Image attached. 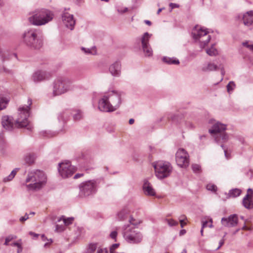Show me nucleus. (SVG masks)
Masks as SVG:
<instances>
[{
    "label": "nucleus",
    "mask_w": 253,
    "mask_h": 253,
    "mask_svg": "<svg viewBox=\"0 0 253 253\" xmlns=\"http://www.w3.org/2000/svg\"><path fill=\"white\" fill-rule=\"evenodd\" d=\"M123 93L121 91L110 90L105 92L99 99L98 108L102 112H112L121 105Z\"/></svg>",
    "instance_id": "1"
},
{
    "label": "nucleus",
    "mask_w": 253,
    "mask_h": 253,
    "mask_svg": "<svg viewBox=\"0 0 253 253\" xmlns=\"http://www.w3.org/2000/svg\"><path fill=\"white\" fill-rule=\"evenodd\" d=\"M129 223L125 225L123 227V237L126 242L130 244L140 243L143 239L142 233L137 229L140 223L131 217L129 220Z\"/></svg>",
    "instance_id": "2"
},
{
    "label": "nucleus",
    "mask_w": 253,
    "mask_h": 253,
    "mask_svg": "<svg viewBox=\"0 0 253 253\" xmlns=\"http://www.w3.org/2000/svg\"><path fill=\"white\" fill-rule=\"evenodd\" d=\"M52 11L45 8L35 10L32 15L28 18L30 23L36 26L44 25L52 21L54 17Z\"/></svg>",
    "instance_id": "3"
},
{
    "label": "nucleus",
    "mask_w": 253,
    "mask_h": 253,
    "mask_svg": "<svg viewBox=\"0 0 253 253\" xmlns=\"http://www.w3.org/2000/svg\"><path fill=\"white\" fill-rule=\"evenodd\" d=\"M23 39L25 43L32 48L39 49L42 46V38L40 30H27L23 34Z\"/></svg>",
    "instance_id": "4"
},
{
    "label": "nucleus",
    "mask_w": 253,
    "mask_h": 253,
    "mask_svg": "<svg viewBox=\"0 0 253 253\" xmlns=\"http://www.w3.org/2000/svg\"><path fill=\"white\" fill-rule=\"evenodd\" d=\"M46 177L42 171L36 170L29 172L26 179V182H32L27 185V187L29 190H38L42 188L45 184Z\"/></svg>",
    "instance_id": "5"
},
{
    "label": "nucleus",
    "mask_w": 253,
    "mask_h": 253,
    "mask_svg": "<svg viewBox=\"0 0 253 253\" xmlns=\"http://www.w3.org/2000/svg\"><path fill=\"white\" fill-rule=\"evenodd\" d=\"M72 81L65 77H59L52 84V95L56 96L64 94L74 89Z\"/></svg>",
    "instance_id": "6"
},
{
    "label": "nucleus",
    "mask_w": 253,
    "mask_h": 253,
    "mask_svg": "<svg viewBox=\"0 0 253 253\" xmlns=\"http://www.w3.org/2000/svg\"><path fill=\"white\" fill-rule=\"evenodd\" d=\"M28 105L19 108V115L16 121V125L18 127H25L29 131H32L33 126L29 123L28 118L30 116V106L32 104V100H28Z\"/></svg>",
    "instance_id": "7"
},
{
    "label": "nucleus",
    "mask_w": 253,
    "mask_h": 253,
    "mask_svg": "<svg viewBox=\"0 0 253 253\" xmlns=\"http://www.w3.org/2000/svg\"><path fill=\"white\" fill-rule=\"evenodd\" d=\"M226 129V125L217 122L213 124L211 128L209 129V132L214 135L215 140L217 143H225L229 138L228 134L225 132Z\"/></svg>",
    "instance_id": "8"
},
{
    "label": "nucleus",
    "mask_w": 253,
    "mask_h": 253,
    "mask_svg": "<svg viewBox=\"0 0 253 253\" xmlns=\"http://www.w3.org/2000/svg\"><path fill=\"white\" fill-rule=\"evenodd\" d=\"M153 167L156 176L159 179H164L169 176L172 170V167L168 162H157L153 163Z\"/></svg>",
    "instance_id": "9"
},
{
    "label": "nucleus",
    "mask_w": 253,
    "mask_h": 253,
    "mask_svg": "<svg viewBox=\"0 0 253 253\" xmlns=\"http://www.w3.org/2000/svg\"><path fill=\"white\" fill-rule=\"evenodd\" d=\"M208 32L198 26H195L192 31V35L193 39L198 41L201 48H204L210 42L211 37L208 34Z\"/></svg>",
    "instance_id": "10"
},
{
    "label": "nucleus",
    "mask_w": 253,
    "mask_h": 253,
    "mask_svg": "<svg viewBox=\"0 0 253 253\" xmlns=\"http://www.w3.org/2000/svg\"><path fill=\"white\" fill-rule=\"evenodd\" d=\"M80 196L86 197L95 194L97 190L96 181L94 180H88L82 183L80 186Z\"/></svg>",
    "instance_id": "11"
},
{
    "label": "nucleus",
    "mask_w": 253,
    "mask_h": 253,
    "mask_svg": "<svg viewBox=\"0 0 253 253\" xmlns=\"http://www.w3.org/2000/svg\"><path fill=\"white\" fill-rule=\"evenodd\" d=\"M58 166V172L63 178L71 176L76 170V168L71 165L69 161L59 163Z\"/></svg>",
    "instance_id": "12"
},
{
    "label": "nucleus",
    "mask_w": 253,
    "mask_h": 253,
    "mask_svg": "<svg viewBox=\"0 0 253 253\" xmlns=\"http://www.w3.org/2000/svg\"><path fill=\"white\" fill-rule=\"evenodd\" d=\"M176 162L178 166L186 168L189 165V155L183 148L179 149L175 154Z\"/></svg>",
    "instance_id": "13"
},
{
    "label": "nucleus",
    "mask_w": 253,
    "mask_h": 253,
    "mask_svg": "<svg viewBox=\"0 0 253 253\" xmlns=\"http://www.w3.org/2000/svg\"><path fill=\"white\" fill-rule=\"evenodd\" d=\"M151 35L148 32H146L141 39L142 48L146 57H150L153 55V50L149 43Z\"/></svg>",
    "instance_id": "14"
},
{
    "label": "nucleus",
    "mask_w": 253,
    "mask_h": 253,
    "mask_svg": "<svg viewBox=\"0 0 253 253\" xmlns=\"http://www.w3.org/2000/svg\"><path fill=\"white\" fill-rule=\"evenodd\" d=\"M221 223L225 227H235L238 223V215L236 214H233L227 217H223L221 218Z\"/></svg>",
    "instance_id": "15"
},
{
    "label": "nucleus",
    "mask_w": 253,
    "mask_h": 253,
    "mask_svg": "<svg viewBox=\"0 0 253 253\" xmlns=\"http://www.w3.org/2000/svg\"><path fill=\"white\" fill-rule=\"evenodd\" d=\"M50 77V74L45 71L37 70L32 76V81L35 83H39L47 80Z\"/></svg>",
    "instance_id": "16"
},
{
    "label": "nucleus",
    "mask_w": 253,
    "mask_h": 253,
    "mask_svg": "<svg viewBox=\"0 0 253 253\" xmlns=\"http://www.w3.org/2000/svg\"><path fill=\"white\" fill-rule=\"evenodd\" d=\"M246 26L253 24V11H250L244 14H241L237 17Z\"/></svg>",
    "instance_id": "17"
},
{
    "label": "nucleus",
    "mask_w": 253,
    "mask_h": 253,
    "mask_svg": "<svg viewBox=\"0 0 253 253\" xmlns=\"http://www.w3.org/2000/svg\"><path fill=\"white\" fill-rule=\"evenodd\" d=\"M62 19L65 26L73 30L75 24V20L74 19L73 15L67 12H64L62 15Z\"/></svg>",
    "instance_id": "18"
},
{
    "label": "nucleus",
    "mask_w": 253,
    "mask_h": 253,
    "mask_svg": "<svg viewBox=\"0 0 253 253\" xmlns=\"http://www.w3.org/2000/svg\"><path fill=\"white\" fill-rule=\"evenodd\" d=\"M121 63L119 61H116L111 64L109 68V73L115 77H119L121 75Z\"/></svg>",
    "instance_id": "19"
},
{
    "label": "nucleus",
    "mask_w": 253,
    "mask_h": 253,
    "mask_svg": "<svg viewBox=\"0 0 253 253\" xmlns=\"http://www.w3.org/2000/svg\"><path fill=\"white\" fill-rule=\"evenodd\" d=\"M143 191L147 196H154L156 194L154 189L147 179H144L143 181Z\"/></svg>",
    "instance_id": "20"
},
{
    "label": "nucleus",
    "mask_w": 253,
    "mask_h": 253,
    "mask_svg": "<svg viewBox=\"0 0 253 253\" xmlns=\"http://www.w3.org/2000/svg\"><path fill=\"white\" fill-rule=\"evenodd\" d=\"M2 126L7 130H11L14 126L12 118L8 116H3L2 118Z\"/></svg>",
    "instance_id": "21"
},
{
    "label": "nucleus",
    "mask_w": 253,
    "mask_h": 253,
    "mask_svg": "<svg viewBox=\"0 0 253 253\" xmlns=\"http://www.w3.org/2000/svg\"><path fill=\"white\" fill-rule=\"evenodd\" d=\"M242 204L243 206L247 209H253V197L250 195V194H247L243 199Z\"/></svg>",
    "instance_id": "22"
},
{
    "label": "nucleus",
    "mask_w": 253,
    "mask_h": 253,
    "mask_svg": "<svg viewBox=\"0 0 253 253\" xmlns=\"http://www.w3.org/2000/svg\"><path fill=\"white\" fill-rule=\"evenodd\" d=\"M0 56L1 60L4 62L7 59L11 58L12 56L15 57L17 58V54L15 53L10 54L7 50H1L0 49Z\"/></svg>",
    "instance_id": "23"
},
{
    "label": "nucleus",
    "mask_w": 253,
    "mask_h": 253,
    "mask_svg": "<svg viewBox=\"0 0 253 253\" xmlns=\"http://www.w3.org/2000/svg\"><path fill=\"white\" fill-rule=\"evenodd\" d=\"M162 60L164 63L169 65H178L180 63L179 60L175 57H169L168 56H164L162 58Z\"/></svg>",
    "instance_id": "24"
},
{
    "label": "nucleus",
    "mask_w": 253,
    "mask_h": 253,
    "mask_svg": "<svg viewBox=\"0 0 253 253\" xmlns=\"http://www.w3.org/2000/svg\"><path fill=\"white\" fill-rule=\"evenodd\" d=\"M36 158L35 154L33 153H27L25 155L24 161L28 165H32L34 163Z\"/></svg>",
    "instance_id": "25"
},
{
    "label": "nucleus",
    "mask_w": 253,
    "mask_h": 253,
    "mask_svg": "<svg viewBox=\"0 0 253 253\" xmlns=\"http://www.w3.org/2000/svg\"><path fill=\"white\" fill-rule=\"evenodd\" d=\"M218 69V67L214 63H209L207 66L203 67L202 70L204 72H210L215 71Z\"/></svg>",
    "instance_id": "26"
},
{
    "label": "nucleus",
    "mask_w": 253,
    "mask_h": 253,
    "mask_svg": "<svg viewBox=\"0 0 253 253\" xmlns=\"http://www.w3.org/2000/svg\"><path fill=\"white\" fill-rule=\"evenodd\" d=\"M241 193V190L238 188L233 189L229 191L228 197L229 198H235L240 196Z\"/></svg>",
    "instance_id": "27"
},
{
    "label": "nucleus",
    "mask_w": 253,
    "mask_h": 253,
    "mask_svg": "<svg viewBox=\"0 0 253 253\" xmlns=\"http://www.w3.org/2000/svg\"><path fill=\"white\" fill-rule=\"evenodd\" d=\"M73 117L75 121L80 120L83 117V113L80 110H76L73 112Z\"/></svg>",
    "instance_id": "28"
},
{
    "label": "nucleus",
    "mask_w": 253,
    "mask_h": 253,
    "mask_svg": "<svg viewBox=\"0 0 253 253\" xmlns=\"http://www.w3.org/2000/svg\"><path fill=\"white\" fill-rule=\"evenodd\" d=\"M8 100L4 97H0V110L5 109L8 104Z\"/></svg>",
    "instance_id": "29"
},
{
    "label": "nucleus",
    "mask_w": 253,
    "mask_h": 253,
    "mask_svg": "<svg viewBox=\"0 0 253 253\" xmlns=\"http://www.w3.org/2000/svg\"><path fill=\"white\" fill-rule=\"evenodd\" d=\"M128 213V211L127 209L122 210L118 214V218L121 220H124Z\"/></svg>",
    "instance_id": "30"
},
{
    "label": "nucleus",
    "mask_w": 253,
    "mask_h": 253,
    "mask_svg": "<svg viewBox=\"0 0 253 253\" xmlns=\"http://www.w3.org/2000/svg\"><path fill=\"white\" fill-rule=\"evenodd\" d=\"M207 53L210 56H215L218 54V51L215 49L213 45H212L211 48H208L206 50Z\"/></svg>",
    "instance_id": "31"
},
{
    "label": "nucleus",
    "mask_w": 253,
    "mask_h": 253,
    "mask_svg": "<svg viewBox=\"0 0 253 253\" xmlns=\"http://www.w3.org/2000/svg\"><path fill=\"white\" fill-rule=\"evenodd\" d=\"M81 49L86 54H91L93 55L95 54L96 52L95 47H93L92 48H85L82 47Z\"/></svg>",
    "instance_id": "32"
},
{
    "label": "nucleus",
    "mask_w": 253,
    "mask_h": 253,
    "mask_svg": "<svg viewBox=\"0 0 253 253\" xmlns=\"http://www.w3.org/2000/svg\"><path fill=\"white\" fill-rule=\"evenodd\" d=\"M235 86V84L233 81L229 82L226 86L227 91L229 93L232 92L234 89Z\"/></svg>",
    "instance_id": "33"
},
{
    "label": "nucleus",
    "mask_w": 253,
    "mask_h": 253,
    "mask_svg": "<svg viewBox=\"0 0 253 253\" xmlns=\"http://www.w3.org/2000/svg\"><path fill=\"white\" fill-rule=\"evenodd\" d=\"M207 189L209 191L212 192H216L217 190V187L215 185L211 183H209L207 185Z\"/></svg>",
    "instance_id": "34"
},
{
    "label": "nucleus",
    "mask_w": 253,
    "mask_h": 253,
    "mask_svg": "<svg viewBox=\"0 0 253 253\" xmlns=\"http://www.w3.org/2000/svg\"><path fill=\"white\" fill-rule=\"evenodd\" d=\"M192 169L194 172L199 173L201 171V167L198 164H193L192 165Z\"/></svg>",
    "instance_id": "35"
},
{
    "label": "nucleus",
    "mask_w": 253,
    "mask_h": 253,
    "mask_svg": "<svg viewBox=\"0 0 253 253\" xmlns=\"http://www.w3.org/2000/svg\"><path fill=\"white\" fill-rule=\"evenodd\" d=\"M96 245L95 244L89 245L88 248L87 249L88 253H92L94 252L96 249Z\"/></svg>",
    "instance_id": "36"
},
{
    "label": "nucleus",
    "mask_w": 253,
    "mask_h": 253,
    "mask_svg": "<svg viewBox=\"0 0 253 253\" xmlns=\"http://www.w3.org/2000/svg\"><path fill=\"white\" fill-rule=\"evenodd\" d=\"M16 237L14 235H9L7 236L5 238V243H4V245H8V243L11 241L12 240L15 239Z\"/></svg>",
    "instance_id": "37"
},
{
    "label": "nucleus",
    "mask_w": 253,
    "mask_h": 253,
    "mask_svg": "<svg viewBox=\"0 0 253 253\" xmlns=\"http://www.w3.org/2000/svg\"><path fill=\"white\" fill-rule=\"evenodd\" d=\"M242 44L243 46L249 48L250 50L253 51V43L250 44L249 42H243Z\"/></svg>",
    "instance_id": "38"
},
{
    "label": "nucleus",
    "mask_w": 253,
    "mask_h": 253,
    "mask_svg": "<svg viewBox=\"0 0 253 253\" xmlns=\"http://www.w3.org/2000/svg\"><path fill=\"white\" fill-rule=\"evenodd\" d=\"M167 221H168V224L170 226H176V225H178V224L177 221H176L172 219H168Z\"/></svg>",
    "instance_id": "39"
},
{
    "label": "nucleus",
    "mask_w": 253,
    "mask_h": 253,
    "mask_svg": "<svg viewBox=\"0 0 253 253\" xmlns=\"http://www.w3.org/2000/svg\"><path fill=\"white\" fill-rule=\"evenodd\" d=\"M177 117V116H175L172 114H168V117H167V118L169 120H171L172 121L175 122H177V121H176Z\"/></svg>",
    "instance_id": "40"
},
{
    "label": "nucleus",
    "mask_w": 253,
    "mask_h": 253,
    "mask_svg": "<svg viewBox=\"0 0 253 253\" xmlns=\"http://www.w3.org/2000/svg\"><path fill=\"white\" fill-rule=\"evenodd\" d=\"M73 219H74V218L73 217L68 218L67 219H66L64 218H63L64 223L65 225H69V224H71L72 222Z\"/></svg>",
    "instance_id": "41"
},
{
    "label": "nucleus",
    "mask_w": 253,
    "mask_h": 253,
    "mask_svg": "<svg viewBox=\"0 0 253 253\" xmlns=\"http://www.w3.org/2000/svg\"><path fill=\"white\" fill-rule=\"evenodd\" d=\"M119 246V244H113L110 248V253H113L115 252V249L118 248Z\"/></svg>",
    "instance_id": "42"
},
{
    "label": "nucleus",
    "mask_w": 253,
    "mask_h": 253,
    "mask_svg": "<svg viewBox=\"0 0 253 253\" xmlns=\"http://www.w3.org/2000/svg\"><path fill=\"white\" fill-rule=\"evenodd\" d=\"M128 9L127 7H118L117 10L119 13H124L127 11Z\"/></svg>",
    "instance_id": "43"
},
{
    "label": "nucleus",
    "mask_w": 253,
    "mask_h": 253,
    "mask_svg": "<svg viewBox=\"0 0 253 253\" xmlns=\"http://www.w3.org/2000/svg\"><path fill=\"white\" fill-rule=\"evenodd\" d=\"M13 177L10 174L3 178V182H6L11 181L13 179Z\"/></svg>",
    "instance_id": "44"
},
{
    "label": "nucleus",
    "mask_w": 253,
    "mask_h": 253,
    "mask_svg": "<svg viewBox=\"0 0 253 253\" xmlns=\"http://www.w3.org/2000/svg\"><path fill=\"white\" fill-rule=\"evenodd\" d=\"M29 218V215L27 213H26L24 216L20 217V221L24 222Z\"/></svg>",
    "instance_id": "45"
},
{
    "label": "nucleus",
    "mask_w": 253,
    "mask_h": 253,
    "mask_svg": "<svg viewBox=\"0 0 253 253\" xmlns=\"http://www.w3.org/2000/svg\"><path fill=\"white\" fill-rule=\"evenodd\" d=\"M117 235V232L115 231L112 232L110 234V237L113 239H116Z\"/></svg>",
    "instance_id": "46"
},
{
    "label": "nucleus",
    "mask_w": 253,
    "mask_h": 253,
    "mask_svg": "<svg viewBox=\"0 0 253 253\" xmlns=\"http://www.w3.org/2000/svg\"><path fill=\"white\" fill-rule=\"evenodd\" d=\"M224 241H225V239H222L219 242V246L218 247L216 248V251L219 250L221 247L224 244Z\"/></svg>",
    "instance_id": "47"
},
{
    "label": "nucleus",
    "mask_w": 253,
    "mask_h": 253,
    "mask_svg": "<svg viewBox=\"0 0 253 253\" xmlns=\"http://www.w3.org/2000/svg\"><path fill=\"white\" fill-rule=\"evenodd\" d=\"M169 5V7H170L171 8V10L174 8H177L179 7V5L177 4L173 3H170Z\"/></svg>",
    "instance_id": "48"
},
{
    "label": "nucleus",
    "mask_w": 253,
    "mask_h": 253,
    "mask_svg": "<svg viewBox=\"0 0 253 253\" xmlns=\"http://www.w3.org/2000/svg\"><path fill=\"white\" fill-rule=\"evenodd\" d=\"M208 222L209 221L208 220L204 221V220H202V228H204L208 226Z\"/></svg>",
    "instance_id": "49"
},
{
    "label": "nucleus",
    "mask_w": 253,
    "mask_h": 253,
    "mask_svg": "<svg viewBox=\"0 0 253 253\" xmlns=\"http://www.w3.org/2000/svg\"><path fill=\"white\" fill-rule=\"evenodd\" d=\"M19 169H13L11 172V173H10V174L13 176V177L14 178V176H15L16 173H17V170Z\"/></svg>",
    "instance_id": "50"
},
{
    "label": "nucleus",
    "mask_w": 253,
    "mask_h": 253,
    "mask_svg": "<svg viewBox=\"0 0 253 253\" xmlns=\"http://www.w3.org/2000/svg\"><path fill=\"white\" fill-rule=\"evenodd\" d=\"M179 222H180V226H181V228H183L186 225V223L185 222H184L183 219L180 218L179 219Z\"/></svg>",
    "instance_id": "51"
},
{
    "label": "nucleus",
    "mask_w": 253,
    "mask_h": 253,
    "mask_svg": "<svg viewBox=\"0 0 253 253\" xmlns=\"http://www.w3.org/2000/svg\"><path fill=\"white\" fill-rule=\"evenodd\" d=\"M97 253H108V252L105 249H99L97 250Z\"/></svg>",
    "instance_id": "52"
},
{
    "label": "nucleus",
    "mask_w": 253,
    "mask_h": 253,
    "mask_svg": "<svg viewBox=\"0 0 253 253\" xmlns=\"http://www.w3.org/2000/svg\"><path fill=\"white\" fill-rule=\"evenodd\" d=\"M63 230V228L62 226H59L58 225H56L55 230L57 232L61 231Z\"/></svg>",
    "instance_id": "53"
},
{
    "label": "nucleus",
    "mask_w": 253,
    "mask_h": 253,
    "mask_svg": "<svg viewBox=\"0 0 253 253\" xmlns=\"http://www.w3.org/2000/svg\"><path fill=\"white\" fill-rule=\"evenodd\" d=\"M221 147L224 149L225 156L227 159H229L228 155L227 152V150L224 149V146L223 144L221 145Z\"/></svg>",
    "instance_id": "54"
},
{
    "label": "nucleus",
    "mask_w": 253,
    "mask_h": 253,
    "mask_svg": "<svg viewBox=\"0 0 253 253\" xmlns=\"http://www.w3.org/2000/svg\"><path fill=\"white\" fill-rule=\"evenodd\" d=\"M29 234L33 236L34 238H36L39 236V234L34 233L33 232H30Z\"/></svg>",
    "instance_id": "55"
},
{
    "label": "nucleus",
    "mask_w": 253,
    "mask_h": 253,
    "mask_svg": "<svg viewBox=\"0 0 253 253\" xmlns=\"http://www.w3.org/2000/svg\"><path fill=\"white\" fill-rule=\"evenodd\" d=\"M11 246H16L17 248H19V247L21 246V245L20 243H18V242H15V243H13V244H12Z\"/></svg>",
    "instance_id": "56"
},
{
    "label": "nucleus",
    "mask_w": 253,
    "mask_h": 253,
    "mask_svg": "<svg viewBox=\"0 0 253 253\" xmlns=\"http://www.w3.org/2000/svg\"><path fill=\"white\" fill-rule=\"evenodd\" d=\"M247 194H250V195L253 197V191L252 189L249 188L248 189L247 193Z\"/></svg>",
    "instance_id": "57"
},
{
    "label": "nucleus",
    "mask_w": 253,
    "mask_h": 253,
    "mask_svg": "<svg viewBox=\"0 0 253 253\" xmlns=\"http://www.w3.org/2000/svg\"><path fill=\"white\" fill-rule=\"evenodd\" d=\"M209 222H210V224L208 225V226L210 228L213 227L212 220V219L211 218H210L209 219Z\"/></svg>",
    "instance_id": "58"
},
{
    "label": "nucleus",
    "mask_w": 253,
    "mask_h": 253,
    "mask_svg": "<svg viewBox=\"0 0 253 253\" xmlns=\"http://www.w3.org/2000/svg\"><path fill=\"white\" fill-rule=\"evenodd\" d=\"M83 175V174H80V173H77L76 174L75 176H74V178L75 179H77L81 176H82Z\"/></svg>",
    "instance_id": "59"
},
{
    "label": "nucleus",
    "mask_w": 253,
    "mask_h": 253,
    "mask_svg": "<svg viewBox=\"0 0 253 253\" xmlns=\"http://www.w3.org/2000/svg\"><path fill=\"white\" fill-rule=\"evenodd\" d=\"M58 119L59 120H63V121H65V118H64V116H62V114H61L58 116Z\"/></svg>",
    "instance_id": "60"
},
{
    "label": "nucleus",
    "mask_w": 253,
    "mask_h": 253,
    "mask_svg": "<svg viewBox=\"0 0 253 253\" xmlns=\"http://www.w3.org/2000/svg\"><path fill=\"white\" fill-rule=\"evenodd\" d=\"M22 250H23V248H22V247L21 246V247L18 248V249H17V253H21L22 252Z\"/></svg>",
    "instance_id": "61"
},
{
    "label": "nucleus",
    "mask_w": 253,
    "mask_h": 253,
    "mask_svg": "<svg viewBox=\"0 0 253 253\" xmlns=\"http://www.w3.org/2000/svg\"><path fill=\"white\" fill-rule=\"evenodd\" d=\"M186 233V230L185 229H182L181 230H180V235H183L184 234H185Z\"/></svg>",
    "instance_id": "62"
},
{
    "label": "nucleus",
    "mask_w": 253,
    "mask_h": 253,
    "mask_svg": "<svg viewBox=\"0 0 253 253\" xmlns=\"http://www.w3.org/2000/svg\"><path fill=\"white\" fill-rule=\"evenodd\" d=\"M41 238L42 239V241H46L47 239V238L44 235L42 234L41 235Z\"/></svg>",
    "instance_id": "63"
},
{
    "label": "nucleus",
    "mask_w": 253,
    "mask_h": 253,
    "mask_svg": "<svg viewBox=\"0 0 253 253\" xmlns=\"http://www.w3.org/2000/svg\"><path fill=\"white\" fill-rule=\"evenodd\" d=\"M238 139L243 144L244 143V139L243 137H239Z\"/></svg>",
    "instance_id": "64"
}]
</instances>
